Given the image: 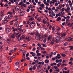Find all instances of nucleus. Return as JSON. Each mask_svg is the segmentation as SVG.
Segmentation results:
<instances>
[{
	"label": "nucleus",
	"instance_id": "nucleus-25",
	"mask_svg": "<svg viewBox=\"0 0 73 73\" xmlns=\"http://www.w3.org/2000/svg\"><path fill=\"white\" fill-rule=\"evenodd\" d=\"M69 47H70V50H73V46H69Z\"/></svg>",
	"mask_w": 73,
	"mask_h": 73
},
{
	"label": "nucleus",
	"instance_id": "nucleus-32",
	"mask_svg": "<svg viewBox=\"0 0 73 73\" xmlns=\"http://www.w3.org/2000/svg\"><path fill=\"white\" fill-rule=\"evenodd\" d=\"M67 45H68V42H65L64 44V46H66Z\"/></svg>",
	"mask_w": 73,
	"mask_h": 73
},
{
	"label": "nucleus",
	"instance_id": "nucleus-53",
	"mask_svg": "<svg viewBox=\"0 0 73 73\" xmlns=\"http://www.w3.org/2000/svg\"><path fill=\"white\" fill-rule=\"evenodd\" d=\"M36 50V48L35 47H34L33 48L32 50L33 51H35Z\"/></svg>",
	"mask_w": 73,
	"mask_h": 73
},
{
	"label": "nucleus",
	"instance_id": "nucleus-4",
	"mask_svg": "<svg viewBox=\"0 0 73 73\" xmlns=\"http://www.w3.org/2000/svg\"><path fill=\"white\" fill-rule=\"evenodd\" d=\"M21 38H23V39H26L27 40H28V41H30V40H31V38H30V37H29V36H26V38H25V36L23 35L21 36Z\"/></svg>",
	"mask_w": 73,
	"mask_h": 73
},
{
	"label": "nucleus",
	"instance_id": "nucleus-58",
	"mask_svg": "<svg viewBox=\"0 0 73 73\" xmlns=\"http://www.w3.org/2000/svg\"><path fill=\"white\" fill-rule=\"evenodd\" d=\"M22 52L23 53H25L26 52V51L25 50H22Z\"/></svg>",
	"mask_w": 73,
	"mask_h": 73
},
{
	"label": "nucleus",
	"instance_id": "nucleus-63",
	"mask_svg": "<svg viewBox=\"0 0 73 73\" xmlns=\"http://www.w3.org/2000/svg\"><path fill=\"white\" fill-rule=\"evenodd\" d=\"M59 10H58V9H56L55 10V11L56 12H58V11Z\"/></svg>",
	"mask_w": 73,
	"mask_h": 73
},
{
	"label": "nucleus",
	"instance_id": "nucleus-33",
	"mask_svg": "<svg viewBox=\"0 0 73 73\" xmlns=\"http://www.w3.org/2000/svg\"><path fill=\"white\" fill-rule=\"evenodd\" d=\"M60 13L62 15H64V13L63 11H61Z\"/></svg>",
	"mask_w": 73,
	"mask_h": 73
},
{
	"label": "nucleus",
	"instance_id": "nucleus-28",
	"mask_svg": "<svg viewBox=\"0 0 73 73\" xmlns=\"http://www.w3.org/2000/svg\"><path fill=\"white\" fill-rule=\"evenodd\" d=\"M34 20V18H30L29 19V21H33Z\"/></svg>",
	"mask_w": 73,
	"mask_h": 73
},
{
	"label": "nucleus",
	"instance_id": "nucleus-24",
	"mask_svg": "<svg viewBox=\"0 0 73 73\" xmlns=\"http://www.w3.org/2000/svg\"><path fill=\"white\" fill-rule=\"evenodd\" d=\"M40 66H41L40 65H39L37 67V69L38 70H39V69H40V68L41 67Z\"/></svg>",
	"mask_w": 73,
	"mask_h": 73
},
{
	"label": "nucleus",
	"instance_id": "nucleus-38",
	"mask_svg": "<svg viewBox=\"0 0 73 73\" xmlns=\"http://www.w3.org/2000/svg\"><path fill=\"white\" fill-rule=\"evenodd\" d=\"M3 46H0V49H3Z\"/></svg>",
	"mask_w": 73,
	"mask_h": 73
},
{
	"label": "nucleus",
	"instance_id": "nucleus-43",
	"mask_svg": "<svg viewBox=\"0 0 73 73\" xmlns=\"http://www.w3.org/2000/svg\"><path fill=\"white\" fill-rule=\"evenodd\" d=\"M0 5H1V7H3V3L2 2H1L0 3Z\"/></svg>",
	"mask_w": 73,
	"mask_h": 73
},
{
	"label": "nucleus",
	"instance_id": "nucleus-59",
	"mask_svg": "<svg viewBox=\"0 0 73 73\" xmlns=\"http://www.w3.org/2000/svg\"><path fill=\"white\" fill-rule=\"evenodd\" d=\"M61 10L62 11H65V8H62V9H61Z\"/></svg>",
	"mask_w": 73,
	"mask_h": 73
},
{
	"label": "nucleus",
	"instance_id": "nucleus-57",
	"mask_svg": "<svg viewBox=\"0 0 73 73\" xmlns=\"http://www.w3.org/2000/svg\"><path fill=\"white\" fill-rule=\"evenodd\" d=\"M66 60H63V61L62 62V63H64V62H66Z\"/></svg>",
	"mask_w": 73,
	"mask_h": 73
},
{
	"label": "nucleus",
	"instance_id": "nucleus-30",
	"mask_svg": "<svg viewBox=\"0 0 73 73\" xmlns=\"http://www.w3.org/2000/svg\"><path fill=\"white\" fill-rule=\"evenodd\" d=\"M17 29H14L13 30V32H16L17 31Z\"/></svg>",
	"mask_w": 73,
	"mask_h": 73
},
{
	"label": "nucleus",
	"instance_id": "nucleus-44",
	"mask_svg": "<svg viewBox=\"0 0 73 73\" xmlns=\"http://www.w3.org/2000/svg\"><path fill=\"white\" fill-rule=\"evenodd\" d=\"M23 3V1H21L20 3L19 4V5H21V4H22V3Z\"/></svg>",
	"mask_w": 73,
	"mask_h": 73
},
{
	"label": "nucleus",
	"instance_id": "nucleus-18",
	"mask_svg": "<svg viewBox=\"0 0 73 73\" xmlns=\"http://www.w3.org/2000/svg\"><path fill=\"white\" fill-rule=\"evenodd\" d=\"M60 56V54H57V56H56L55 57V58H56V59H57V57Z\"/></svg>",
	"mask_w": 73,
	"mask_h": 73
},
{
	"label": "nucleus",
	"instance_id": "nucleus-35",
	"mask_svg": "<svg viewBox=\"0 0 73 73\" xmlns=\"http://www.w3.org/2000/svg\"><path fill=\"white\" fill-rule=\"evenodd\" d=\"M29 55V53L28 52L27 53V54L26 55V57H28Z\"/></svg>",
	"mask_w": 73,
	"mask_h": 73
},
{
	"label": "nucleus",
	"instance_id": "nucleus-39",
	"mask_svg": "<svg viewBox=\"0 0 73 73\" xmlns=\"http://www.w3.org/2000/svg\"><path fill=\"white\" fill-rule=\"evenodd\" d=\"M40 48H41V50H45V48H43L41 47H40Z\"/></svg>",
	"mask_w": 73,
	"mask_h": 73
},
{
	"label": "nucleus",
	"instance_id": "nucleus-55",
	"mask_svg": "<svg viewBox=\"0 0 73 73\" xmlns=\"http://www.w3.org/2000/svg\"><path fill=\"white\" fill-rule=\"evenodd\" d=\"M33 70H35L36 69V67L34 66L33 68Z\"/></svg>",
	"mask_w": 73,
	"mask_h": 73
},
{
	"label": "nucleus",
	"instance_id": "nucleus-17",
	"mask_svg": "<svg viewBox=\"0 0 73 73\" xmlns=\"http://www.w3.org/2000/svg\"><path fill=\"white\" fill-rule=\"evenodd\" d=\"M49 60H48L46 59L45 60V63L48 64V63L49 62Z\"/></svg>",
	"mask_w": 73,
	"mask_h": 73
},
{
	"label": "nucleus",
	"instance_id": "nucleus-7",
	"mask_svg": "<svg viewBox=\"0 0 73 73\" xmlns=\"http://www.w3.org/2000/svg\"><path fill=\"white\" fill-rule=\"evenodd\" d=\"M21 34H20L18 36H16V38H18V40L19 41H20V40H22V38H21V37H20L21 36Z\"/></svg>",
	"mask_w": 73,
	"mask_h": 73
},
{
	"label": "nucleus",
	"instance_id": "nucleus-49",
	"mask_svg": "<svg viewBox=\"0 0 73 73\" xmlns=\"http://www.w3.org/2000/svg\"><path fill=\"white\" fill-rule=\"evenodd\" d=\"M60 28H58L56 29V31H57L58 32H59L60 31Z\"/></svg>",
	"mask_w": 73,
	"mask_h": 73
},
{
	"label": "nucleus",
	"instance_id": "nucleus-51",
	"mask_svg": "<svg viewBox=\"0 0 73 73\" xmlns=\"http://www.w3.org/2000/svg\"><path fill=\"white\" fill-rule=\"evenodd\" d=\"M10 52H12V53H14L15 52V51H14V50H10Z\"/></svg>",
	"mask_w": 73,
	"mask_h": 73
},
{
	"label": "nucleus",
	"instance_id": "nucleus-21",
	"mask_svg": "<svg viewBox=\"0 0 73 73\" xmlns=\"http://www.w3.org/2000/svg\"><path fill=\"white\" fill-rule=\"evenodd\" d=\"M63 73H69V71L68 70V71H65H65H63Z\"/></svg>",
	"mask_w": 73,
	"mask_h": 73
},
{
	"label": "nucleus",
	"instance_id": "nucleus-1",
	"mask_svg": "<svg viewBox=\"0 0 73 73\" xmlns=\"http://www.w3.org/2000/svg\"><path fill=\"white\" fill-rule=\"evenodd\" d=\"M9 16H10V15H8V17L6 16L5 17L4 19L5 20H3L2 21V23L3 24H5V23H7L8 22V19H10Z\"/></svg>",
	"mask_w": 73,
	"mask_h": 73
},
{
	"label": "nucleus",
	"instance_id": "nucleus-6",
	"mask_svg": "<svg viewBox=\"0 0 73 73\" xmlns=\"http://www.w3.org/2000/svg\"><path fill=\"white\" fill-rule=\"evenodd\" d=\"M55 39L56 40L55 41V42H56V43H58L59 41H60V38L59 37H56Z\"/></svg>",
	"mask_w": 73,
	"mask_h": 73
},
{
	"label": "nucleus",
	"instance_id": "nucleus-62",
	"mask_svg": "<svg viewBox=\"0 0 73 73\" xmlns=\"http://www.w3.org/2000/svg\"><path fill=\"white\" fill-rule=\"evenodd\" d=\"M65 22H64L63 23H62V25L64 26V25H65Z\"/></svg>",
	"mask_w": 73,
	"mask_h": 73
},
{
	"label": "nucleus",
	"instance_id": "nucleus-26",
	"mask_svg": "<svg viewBox=\"0 0 73 73\" xmlns=\"http://www.w3.org/2000/svg\"><path fill=\"white\" fill-rule=\"evenodd\" d=\"M19 64L20 63L19 62H16L15 65H19Z\"/></svg>",
	"mask_w": 73,
	"mask_h": 73
},
{
	"label": "nucleus",
	"instance_id": "nucleus-13",
	"mask_svg": "<svg viewBox=\"0 0 73 73\" xmlns=\"http://www.w3.org/2000/svg\"><path fill=\"white\" fill-rule=\"evenodd\" d=\"M20 9V7L19 6H17L15 7V9L16 11H19Z\"/></svg>",
	"mask_w": 73,
	"mask_h": 73
},
{
	"label": "nucleus",
	"instance_id": "nucleus-42",
	"mask_svg": "<svg viewBox=\"0 0 73 73\" xmlns=\"http://www.w3.org/2000/svg\"><path fill=\"white\" fill-rule=\"evenodd\" d=\"M8 60H11V58H12V57H10V56L8 57Z\"/></svg>",
	"mask_w": 73,
	"mask_h": 73
},
{
	"label": "nucleus",
	"instance_id": "nucleus-11",
	"mask_svg": "<svg viewBox=\"0 0 73 73\" xmlns=\"http://www.w3.org/2000/svg\"><path fill=\"white\" fill-rule=\"evenodd\" d=\"M52 38V36L51 35H50L48 37V40H50Z\"/></svg>",
	"mask_w": 73,
	"mask_h": 73
},
{
	"label": "nucleus",
	"instance_id": "nucleus-23",
	"mask_svg": "<svg viewBox=\"0 0 73 73\" xmlns=\"http://www.w3.org/2000/svg\"><path fill=\"white\" fill-rule=\"evenodd\" d=\"M68 41H72V38L69 37L68 39Z\"/></svg>",
	"mask_w": 73,
	"mask_h": 73
},
{
	"label": "nucleus",
	"instance_id": "nucleus-8",
	"mask_svg": "<svg viewBox=\"0 0 73 73\" xmlns=\"http://www.w3.org/2000/svg\"><path fill=\"white\" fill-rule=\"evenodd\" d=\"M66 24H67V26L68 27H72V23H68V22H66Z\"/></svg>",
	"mask_w": 73,
	"mask_h": 73
},
{
	"label": "nucleus",
	"instance_id": "nucleus-31",
	"mask_svg": "<svg viewBox=\"0 0 73 73\" xmlns=\"http://www.w3.org/2000/svg\"><path fill=\"white\" fill-rule=\"evenodd\" d=\"M62 57H65L66 56V55H65V54H62Z\"/></svg>",
	"mask_w": 73,
	"mask_h": 73
},
{
	"label": "nucleus",
	"instance_id": "nucleus-61",
	"mask_svg": "<svg viewBox=\"0 0 73 73\" xmlns=\"http://www.w3.org/2000/svg\"><path fill=\"white\" fill-rule=\"evenodd\" d=\"M52 15L53 16H54L56 15V14L55 13H52Z\"/></svg>",
	"mask_w": 73,
	"mask_h": 73
},
{
	"label": "nucleus",
	"instance_id": "nucleus-29",
	"mask_svg": "<svg viewBox=\"0 0 73 73\" xmlns=\"http://www.w3.org/2000/svg\"><path fill=\"white\" fill-rule=\"evenodd\" d=\"M43 24H46V21L45 20H43Z\"/></svg>",
	"mask_w": 73,
	"mask_h": 73
},
{
	"label": "nucleus",
	"instance_id": "nucleus-3",
	"mask_svg": "<svg viewBox=\"0 0 73 73\" xmlns=\"http://www.w3.org/2000/svg\"><path fill=\"white\" fill-rule=\"evenodd\" d=\"M30 26L31 28H33L35 27V26L36 25V23L35 21H33L30 24Z\"/></svg>",
	"mask_w": 73,
	"mask_h": 73
},
{
	"label": "nucleus",
	"instance_id": "nucleus-10",
	"mask_svg": "<svg viewBox=\"0 0 73 73\" xmlns=\"http://www.w3.org/2000/svg\"><path fill=\"white\" fill-rule=\"evenodd\" d=\"M6 32L7 33H9L11 32V30L9 28H7L6 30Z\"/></svg>",
	"mask_w": 73,
	"mask_h": 73
},
{
	"label": "nucleus",
	"instance_id": "nucleus-48",
	"mask_svg": "<svg viewBox=\"0 0 73 73\" xmlns=\"http://www.w3.org/2000/svg\"><path fill=\"white\" fill-rule=\"evenodd\" d=\"M36 56V54L35 53H34L32 54V56L33 57H34V56Z\"/></svg>",
	"mask_w": 73,
	"mask_h": 73
},
{
	"label": "nucleus",
	"instance_id": "nucleus-41",
	"mask_svg": "<svg viewBox=\"0 0 73 73\" xmlns=\"http://www.w3.org/2000/svg\"><path fill=\"white\" fill-rule=\"evenodd\" d=\"M53 44H54V40H53L51 42V44L53 45Z\"/></svg>",
	"mask_w": 73,
	"mask_h": 73
},
{
	"label": "nucleus",
	"instance_id": "nucleus-60",
	"mask_svg": "<svg viewBox=\"0 0 73 73\" xmlns=\"http://www.w3.org/2000/svg\"><path fill=\"white\" fill-rule=\"evenodd\" d=\"M73 58H71L70 59V61H73Z\"/></svg>",
	"mask_w": 73,
	"mask_h": 73
},
{
	"label": "nucleus",
	"instance_id": "nucleus-56",
	"mask_svg": "<svg viewBox=\"0 0 73 73\" xmlns=\"http://www.w3.org/2000/svg\"><path fill=\"white\" fill-rule=\"evenodd\" d=\"M58 62H59V60H56V63H58Z\"/></svg>",
	"mask_w": 73,
	"mask_h": 73
},
{
	"label": "nucleus",
	"instance_id": "nucleus-45",
	"mask_svg": "<svg viewBox=\"0 0 73 73\" xmlns=\"http://www.w3.org/2000/svg\"><path fill=\"white\" fill-rule=\"evenodd\" d=\"M40 5V7H44L45 6V5L44 4H41Z\"/></svg>",
	"mask_w": 73,
	"mask_h": 73
},
{
	"label": "nucleus",
	"instance_id": "nucleus-19",
	"mask_svg": "<svg viewBox=\"0 0 73 73\" xmlns=\"http://www.w3.org/2000/svg\"><path fill=\"white\" fill-rule=\"evenodd\" d=\"M52 32H54V30H55V27H53L52 28Z\"/></svg>",
	"mask_w": 73,
	"mask_h": 73
},
{
	"label": "nucleus",
	"instance_id": "nucleus-2",
	"mask_svg": "<svg viewBox=\"0 0 73 73\" xmlns=\"http://www.w3.org/2000/svg\"><path fill=\"white\" fill-rule=\"evenodd\" d=\"M61 35L62 36L60 38V41L63 42V41H64V40H65L64 37H65V36H66V34L63 33L61 34Z\"/></svg>",
	"mask_w": 73,
	"mask_h": 73
},
{
	"label": "nucleus",
	"instance_id": "nucleus-9",
	"mask_svg": "<svg viewBox=\"0 0 73 73\" xmlns=\"http://www.w3.org/2000/svg\"><path fill=\"white\" fill-rule=\"evenodd\" d=\"M19 34V33H17L16 35H14L13 34L11 35V38H15V36H16L18 35Z\"/></svg>",
	"mask_w": 73,
	"mask_h": 73
},
{
	"label": "nucleus",
	"instance_id": "nucleus-54",
	"mask_svg": "<svg viewBox=\"0 0 73 73\" xmlns=\"http://www.w3.org/2000/svg\"><path fill=\"white\" fill-rule=\"evenodd\" d=\"M4 6L5 7H8V5L7 4H5L4 5Z\"/></svg>",
	"mask_w": 73,
	"mask_h": 73
},
{
	"label": "nucleus",
	"instance_id": "nucleus-12",
	"mask_svg": "<svg viewBox=\"0 0 73 73\" xmlns=\"http://www.w3.org/2000/svg\"><path fill=\"white\" fill-rule=\"evenodd\" d=\"M4 11H1L0 13L1 14V15H0V16H1V17H3L4 15H4Z\"/></svg>",
	"mask_w": 73,
	"mask_h": 73
},
{
	"label": "nucleus",
	"instance_id": "nucleus-47",
	"mask_svg": "<svg viewBox=\"0 0 73 73\" xmlns=\"http://www.w3.org/2000/svg\"><path fill=\"white\" fill-rule=\"evenodd\" d=\"M12 22V21L10 22V25H13V23Z\"/></svg>",
	"mask_w": 73,
	"mask_h": 73
},
{
	"label": "nucleus",
	"instance_id": "nucleus-27",
	"mask_svg": "<svg viewBox=\"0 0 73 73\" xmlns=\"http://www.w3.org/2000/svg\"><path fill=\"white\" fill-rule=\"evenodd\" d=\"M17 20H18V18H17L16 19H14V20L12 21V22H13V21H17Z\"/></svg>",
	"mask_w": 73,
	"mask_h": 73
},
{
	"label": "nucleus",
	"instance_id": "nucleus-5",
	"mask_svg": "<svg viewBox=\"0 0 73 73\" xmlns=\"http://www.w3.org/2000/svg\"><path fill=\"white\" fill-rule=\"evenodd\" d=\"M35 39L36 40H38L40 37V36H41V35H40L37 32L35 34Z\"/></svg>",
	"mask_w": 73,
	"mask_h": 73
},
{
	"label": "nucleus",
	"instance_id": "nucleus-46",
	"mask_svg": "<svg viewBox=\"0 0 73 73\" xmlns=\"http://www.w3.org/2000/svg\"><path fill=\"white\" fill-rule=\"evenodd\" d=\"M22 5H23V7H25V8H26V7H27V6L25 5V4L24 3H23L22 4Z\"/></svg>",
	"mask_w": 73,
	"mask_h": 73
},
{
	"label": "nucleus",
	"instance_id": "nucleus-15",
	"mask_svg": "<svg viewBox=\"0 0 73 73\" xmlns=\"http://www.w3.org/2000/svg\"><path fill=\"white\" fill-rule=\"evenodd\" d=\"M22 46L24 47H27V44H23L22 45Z\"/></svg>",
	"mask_w": 73,
	"mask_h": 73
},
{
	"label": "nucleus",
	"instance_id": "nucleus-40",
	"mask_svg": "<svg viewBox=\"0 0 73 73\" xmlns=\"http://www.w3.org/2000/svg\"><path fill=\"white\" fill-rule=\"evenodd\" d=\"M56 59V58H55V57L54 58H52V60H53V61H54V60H55Z\"/></svg>",
	"mask_w": 73,
	"mask_h": 73
},
{
	"label": "nucleus",
	"instance_id": "nucleus-50",
	"mask_svg": "<svg viewBox=\"0 0 73 73\" xmlns=\"http://www.w3.org/2000/svg\"><path fill=\"white\" fill-rule=\"evenodd\" d=\"M52 72H53V70L52 69H50V72L51 73Z\"/></svg>",
	"mask_w": 73,
	"mask_h": 73
},
{
	"label": "nucleus",
	"instance_id": "nucleus-37",
	"mask_svg": "<svg viewBox=\"0 0 73 73\" xmlns=\"http://www.w3.org/2000/svg\"><path fill=\"white\" fill-rule=\"evenodd\" d=\"M37 45L38 46H39V47H41V44L40 43L37 44Z\"/></svg>",
	"mask_w": 73,
	"mask_h": 73
},
{
	"label": "nucleus",
	"instance_id": "nucleus-14",
	"mask_svg": "<svg viewBox=\"0 0 73 73\" xmlns=\"http://www.w3.org/2000/svg\"><path fill=\"white\" fill-rule=\"evenodd\" d=\"M15 26H16V27L17 28L19 27V25L17 23H15Z\"/></svg>",
	"mask_w": 73,
	"mask_h": 73
},
{
	"label": "nucleus",
	"instance_id": "nucleus-52",
	"mask_svg": "<svg viewBox=\"0 0 73 73\" xmlns=\"http://www.w3.org/2000/svg\"><path fill=\"white\" fill-rule=\"evenodd\" d=\"M41 45H43V47H44L45 48H46V46L44 45V44H41Z\"/></svg>",
	"mask_w": 73,
	"mask_h": 73
},
{
	"label": "nucleus",
	"instance_id": "nucleus-36",
	"mask_svg": "<svg viewBox=\"0 0 73 73\" xmlns=\"http://www.w3.org/2000/svg\"><path fill=\"white\" fill-rule=\"evenodd\" d=\"M46 38L44 39L43 40L44 43H45L46 42Z\"/></svg>",
	"mask_w": 73,
	"mask_h": 73
},
{
	"label": "nucleus",
	"instance_id": "nucleus-34",
	"mask_svg": "<svg viewBox=\"0 0 73 73\" xmlns=\"http://www.w3.org/2000/svg\"><path fill=\"white\" fill-rule=\"evenodd\" d=\"M37 20L39 22H40L41 21V19H40V18H38L37 19Z\"/></svg>",
	"mask_w": 73,
	"mask_h": 73
},
{
	"label": "nucleus",
	"instance_id": "nucleus-16",
	"mask_svg": "<svg viewBox=\"0 0 73 73\" xmlns=\"http://www.w3.org/2000/svg\"><path fill=\"white\" fill-rule=\"evenodd\" d=\"M61 20V17H58L57 19V21H60V20Z\"/></svg>",
	"mask_w": 73,
	"mask_h": 73
},
{
	"label": "nucleus",
	"instance_id": "nucleus-20",
	"mask_svg": "<svg viewBox=\"0 0 73 73\" xmlns=\"http://www.w3.org/2000/svg\"><path fill=\"white\" fill-rule=\"evenodd\" d=\"M25 56H23V61H25Z\"/></svg>",
	"mask_w": 73,
	"mask_h": 73
},
{
	"label": "nucleus",
	"instance_id": "nucleus-64",
	"mask_svg": "<svg viewBox=\"0 0 73 73\" xmlns=\"http://www.w3.org/2000/svg\"><path fill=\"white\" fill-rule=\"evenodd\" d=\"M10 15V17H11L10 19H12V17H13V15Z\"/></svg>",
	"mask_w": 73,
	"mask_h": 73
},
{
	"label": "nucleus",
	"instance_id": "nucleus-22",
	"mask_svg": "<svg viewBox=\"0 0 73 73\" xmlns=\"http://www.w3.org/2000/svg\"><path fill=\"white\" fill-rule=\"evenodd\" d=\"M41 54L40 53H38L37 54L36 56H41Z\"/></svg>",
	"mask_w": 73,
	"mask_h": 73
}]
</instances>
